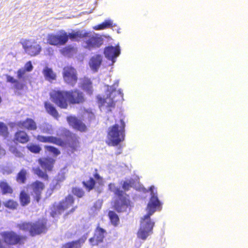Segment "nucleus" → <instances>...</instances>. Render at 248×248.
Returning <instances> with one entry per match:
<instances>
[{
    "label": "nucleus",
    "instance_id": "nucleus-32",
    "mask_svg": "<svg viewBox=\"0 0 248 248\" xmlns=\"http://www.w3.org/2000/svg\"><path fill=\"white\" fill-rule=\"evenodd\" d=\"M108 217L111 224L114 227H117L120 222L118 215L113 211H109L108 212Z\"/></svg>",
    "mask_w": 248,
    "mask_h": 248
},
{
    "label": "nucleus",
    "instance_id": "nucleus-46",
    "mask_svg": "<svg viewBox=\"0 0 248 248\" xmlns=\"http://www.w3.org/2000/svg\"><path fill=\"white\" fill-rule=\"evenodd\" d=\"M60 187V185L59 183L57 182L55 184L50 185L49 188L50 189H52L54 191L55 190L58 189Z\"/></svg>",
    "mask_w": 248,
    "mask_h": 248
},
{
    "label": "nucleus",
    "instance_id": "nucleus-49",
    "mask_svg": "<svg viewBox=\"0 0 248 248\" xmlns=\"http://www.w3.org/2000/svg\"><path fill=\"white\" fill-rule=\"evenodd\" d=\"M77 208V206L73 207L68 212H67L66 213V215H69L70 214L73 213L74 212H75V211L76 210V209Z\"/></svg>",
    "mask_w": 248,
    "mask_h": 248
},
{
    "label": "nucleus",
    "instance_id": "nucleus-28",
    "mask_svg": "<svg viewBox=\"0 0 248 248\" xmlns=\"http://www.w3.org/2000/svg\"><path fill=\"white\" fill-rule=\"evenodd\" d=\"M19 200L20 204L22 206L28 205L31 202L30 195L24 190L20 191L19 195Z\"/></svg>",
    "mask_w": 248,
    "mask_h": 248
},
{
    "label": "nucleus",
    "instance_id": "nucleus-13",
    "mask_svg": "<svg viewBox=\"0 0 248 248\" xmlns=\"http://www.w3.org/2000/svg\"><path fill=\"white\" fill-rule=\"evenodd\" d=\"M26 70L23 68H20L17 71V77L18 79L23 78V82L15 79L10 75H6L7 82L14 84V87L17 90H23L26 88V83L25 82L24 76L26 73Z\"/></svg>",
    "mask_w": 248,
    "mask_h": 248
},
{
    "label": "nucleus",
    "instance_id": "nucleus-38",
    "mask_svg": "<svg viewBox=\"0 0 248 248\" xmlns=\"http://www.w3.org/2000/svg\"><path fill=\"white\" fill-rule=\"evenodd\" d=\"M71 192L74 195L78 198H82L85 195V191L80 187H73L72 188Z\"/></svg>",
    "mask_w": 248,
    "mask_h": 248
},
{
    "label": "nucleus",
    "instance_id": "nucleus-50",
    "mask_svg": "<svg viewBox=\"0 0 248 248\" xmlns=\"http://www.w3.org/2000/svg\"><path fill=\"white\" fill-rule=\"evenodd\" d=\"M46 51L47 52L49 55H51L53 53V49L52 47H49L46 48Z\"/></svg>",
    "mask_w": 248,
    "mask_h": 248
},
{
    "label": "nucleus",
    "instance_id": "nucleus-43",
    "mask_svg": "<svg viewBox=\"0 0 248 248\" xmlns=\"http://www.w3.org/2000/svg\"><path fill=\"white\" fill-rule=\"evenodd\" d=\"M133 185V181L132 180H129L125 181L123 182L122 185V188L125 191H128L131 187H132Z\"/></svg>",
    "mask_w": 248,
    "mask_h": 248
},
{
    "label": "nucleus",
    "instance_id": "nucleus-37",
    "mask_svg": "<svg viewBox=\"0 0 248 248\" xmlns=\"http://www.w3.org/2000/svg\"><path fill=\"white\" fill-rule=\"evenodd\" d=\"M3 205L5 207L13 210L17 208L18 204L14 200L10 199L4 202Z\"/></svg>",
    "mask_w": 248,
    "mask_h": 248
},
{
    "label": "nucleus",
    "instance_id": "nucleus-9",
    "mask_svg": "<svg viewBox=\"0 0 248 248\" xmlns=\"http://www.w3.org/2000/svg\"><path fill=\"white\" fill-rule=\"evenodd\" d=\"M74 202V197L71 194H68L63 200L60 202L58 204L53 205V209L50 213L51 216L54 217L57 215L61 214L62 212L72 206Z\"/></svg>",
    "mask_w": 248,
    "mask_h": 248
},
{
    "label": "nucleus",
    "instance_id": "nucleus-8",
    "mask_svg": "<svg viewBox=\"0 0 248 248\" xmlns=\"http://www.w3.org/2000/svg\"><path fill=\"white\" fill-rule=\"evenodd\" d=\"M20 43L26 53L31 57L39 55L42 50L41 45L35 40L22 39Z\"/></svg>",
    "mask_w": 248,
    "mask_h": 248
},
{
    "label": "nucleus",
    "instance_id": "nucleus-12",
    "mask_svg": "<svg viewBox=\"0 0 248 248\" xmlns=\"http://www.w3.org/2000/svg\"><path fill=\"white\" fill-rule=\"evenodd\" d=\"M28 187L31 190V195L33 201L38 203L42 198V192L45 188V184L39 180H36L29 184Z\"/></svg>",
    "mask_w": 248,
    "mask_h": 248
},
{
    "label": "nucleus",
    "instance_id": "nucleus-18",
    "mask_svg": "<svg viewBox=\"0 0 248 248\" xmlns=\"http://www.w3.org/2000/svg\"><path fill=\"white\" fill-rule=\"evenodd\" d=\"M36 139L40 142L50 143L59 146H63L65 144L62 139L54 136H45L38 135L36 137Z\"/></svg>",
    "mask_w": 248,
    "mask_h": 248
},
{
    "label": "nucleus",
    "instance_id": "nucleus-34",
    "mask_svg": "<svg viewBox=\"0 0 248 248\" xmlns=\"http://www.w3.org/2000/svg\"><path fill=\"white\" fill-rule=\"evenodd\" d=\"M40 129L42 133L46 134H52L53 129L52 126L47 123L43 124L40 126Z\"/></svg>",
    "mask_w": 248,
    "mask_h": 248
},
{
    "label": "nucleus",
    "instance_id": "nucleus-26",
    "mask_svg": "<svg viewBox=\"0 0 248 248\" xmlns=\"http://www.w3.org/2000/svg\"><path fill=\"white\" fill-rule=\"evenodd\" d=\"M0 189L2 195H11L14 192L13 187L6 180H2L0 181Z\"/></svg>",
    "mask_w": 248,
    "mask_h": 248
},
{
    "label": "nucleus",
    "instance_id": "nucleus-33",
    "mask_svg": "<svg viewBox=\"0 0 248 248\" xmlns=\"http://www.w3.org/2000/svg\"><path fill=\"white\" fill-rule=\"evenodd\" d=\"M81 242L80 239L67 242L63 245V248H81Z\"/></svg>",
    "mask_w": 248,
    "mask_h": 248
},
{
    "label": "nucleus",
    "instance_id": "nucleus-39",
    "mask_svg": "<svg viewBox=\"0 0 248 248\" xmlns=\"http://www.w3.org/2000/svg\"><path fill=\"white\" fill-rule=\"evenodd\" d=\"M45 149L51 153L54 156H57L61 154V151L57 148L50 145L45 146Z\"/></svg>",
    "mask_w": 248,
    "mask_h": 248
},
{
    "label": "nucleus",
    "instance_id": "nucleus-10",
    "mask_svg": "<svg viewBox=\"0 0 248 248\" xmlns=\"http://www.w3.org/2000/svg\"><path fill=\"white\" fill-rule=\"evenodd\" d=\"M66 140L64 141L65 144L62 147H67L69 152L74 153L78 151L80 147L79 138L76 134L67 131L65 133Z\"/></svg>",
    "mask_w": 248,
    "mask_h": 248
},
{
    "label": "nucleus",
    "instance_id": "nucleus-24",
    "mask_svg": "<svg viewBox=\"0 0 248 248\" xmlns=\"http://www.w3.org/2000/svg\"><path fill=\"white\" fill-rule=\"evenodd\" d=\"M102 62V57L101 55L96 54L91 57L89 62V65L91 69L96 72L98 70Z\"/></svg>",
    "mask_w": 248,
    "mask_h": 248
},
{
    "label": "nucleus",
    "instance_id": "nucleus-40",
    "mask_svg": "<svg viewBox=\"0 0 248 248\" xmlns=\"http://www.w3.org/2000/svg\"><path fill=\"white\" fill-rule=\"evenodd\" d=\"M9 132L7 126L4 123L0 122V136L7 138Z\"/></svg>",
    "mask_w": 248,
    "mask_h": 248
},
{
    "label": "nucleus",
    "instance_id": "nucleus-52",
    "mask_svg": "<svg viewBox=\"0 0 248 248\" xmlns=\"http://www.w3.org/2000/svg\"><path fill=\"white\" fill-rule=\"evenodd\" d=\"M0 248H4V246H3L1 241L0 239Z\"/></svg>",
    "mask_w": 248,
    "mask_h": 248
},
{
    "label": "nucleus",
    "instance_id": "nucleus-15",
    "mask_svg": "<svg viewBox=\"0 0 248 248\" xmlns=\"http://www.w3.org/2000/svg\"><path fill=\"white\" fill-rule=\"evenodd\" d=\"M87 39L83 41L84 47L88 50L99 47L103 43V39L97 35H92L90 32L86 36Z\"/></svg>",
    "mask_w": 248,
    "mask_h": 248
},
{
    "label": "nucleus",
    "instance_id": "nucleus-47",
    "mask_svg": "<svg viewBox=\"0 0 248 248\" xmlns=\"http://www.w3.org/2000/svg\"><path fill=\"white\" fill-rule=\"evenodd\" d=\"M73 48L70 46H66L62 49V53L63 54H68L72 50Z\"/></svg>",
    "mask_w": 248,
    "mask_h": 248
},
{
    "label": "nucleus",
    "instance_id": "nucleus-30",
    "mask_svg": "<svg viewBox=\"0 0 248 248\" xmlns=\"http://www.w3.org/2000/svg\"><path fill=\"white\" fill-rule=\"evenodd\" d=\"M43 73L46 79L49 81L54 80L56 78V74L51 68L48 67H46L43 69Z\"/></svg>",
    "mask_w": 248,
    "mask_h": 248
},
{
    "label": "nucleus",
    "instance_id": "nucleus-17",
    "mask_svg": "<svg viewBox=\"0 0 248 248\" xmlns=\"http://www.w3.org/2000/svg\"><path fill=\"white\" fill-rule=\"evenodd\" d=\"M56 160L50 156L40 157L37 162L40 166L45 171H51L53 170Z\"/></svg>",
    "mask_w": 248,
    "mask_h": 248
},
{
    "label": "nucleus",
    "instance_id": "nucleus-23",
    "mask_svg": "<svg viewBox=\"0 0 248 248\" xmlns=\"http://www.w3.org/2000/svg\"><path fill=\"white\" fill-rule=\"evenodd\" d=\"M104 53L108 60H111L114 62L113 60L119 56L120 50L119 47L109 46L105 47Z\"/></svg>",
    "mask_w": 248,
    "mask_h": 248
},
{
    "label": "nucleus",
    "instance_id": "nucleus-4",
    "mask_svg": "<svg viewBox=\"0 0 248 248\" xmlns=\"http://www.w3.org/2000/svg\"><path fill=\"white\" fill-rule=\"evenodd\" d=\"M125 124L123 119L119 124L116 123L110 126L107 132L106 143L109 146H116L123 142L125 139Z\"/></svg>",
    "mask_w": 248,
    "mask_h": 248
},
{
    "label": "nucleus",
    "instance_id": "nucleus-6",
    "mask_svg": "<svg viewBox=\"0 0 248 248\" xmlns=\"http://www.w3.org/2000/svg\"><path fill=\"white\" fill-rule=\"evenodd\" d=\"M114 193L116 197L113 203V209L118 213L129 212L133 207L129 195L119 188H115Z\"/></svg>",
    "mask_w": 248,
    "mask_h": 248
},
{
    "label": "nucleus",
    "instance_id": "nucleus-5",
    "mask_svg": "<svg viewBox=\"0 0 248 248\" xmlns=\"http://www.w3.org/2000/svg\"><path fill=\"white\" fill-rule=\"evenodd\" d=\"M16 227L24 232H28L31 237L45 233L48 230L47 220L46 219H39L34 222H22L17 224Z\"/></svg>",
    "mask_w": 248,
    "mask_h": 248
},
{
    "label": "nucleus",
    "instance_id": "nucleus-2",
    "mask_svg": "<svg viewBox=\"0 0 248 248\" xmlns=\"http://www.w3.org/2000/svg\"><path fill=\"white\" fill-rule=\"evenodd\" d=\"M49 95L52 102L62 109L67 108L69 105L83 104L86 99L84 93L78 89L68 91L54 90Z\"/></svg>",
    "mask_w": 248,
    "mask_h": 248
},
{
    "label": "nucleus",
    "instance_id": "nucleus-25",
    "mask_svg": "<svg viewBox=\"0 0 248 248\" xmlns=\"http://www.w3.org/2000/svg\"><path fill=\"white\" fill-rule=\"evenodd\" d=\"M24 147L17 146L15 145L10 146L9 148V151L16 157L18 158H22L24 156Z\"/></svg>",
    "mask_w": 248,
    "mask_h": 248
},
{
    "label": "nucleus",
    "instance_id": "nucleus-14",
    "mask_svg": "<svg viewBox=\"0 0 248 248\" xmlns=\"http://www.w3.org/2000/svg\"><path fill=\"white\" fill-rule=\"evenodd\" d=\"M63 78L66 83L74 86L78 81L76 69L70 66L64 67L63 70Z\"/></svg>",
    "mask_w": 248,
    "mask_h": 248
},
{
    "label": "nucleus",
    "instance_id": "nucleus-20",
    "mask_svg": "<svg viewBox=\"0 0 248 248\" xmlns=\"http://www.w3.org/2000/svg\"><path fill=\"white\" fill-rule=\"evenodd\" d=\"M67 121L74 129L81 132L86 131L87 128L86 125L81 120L78 119L77 117L72 116H68Z\"/></svg>",
    "mask_w": 248,
    "mask_h": 248
},
{
    "label": "nucleus",
    "instance_id": "nucleus-29",
    "mask_svg": "<svg viewBox=\"0 0 248 248\" xmlns=\"http://www.w3.org/2000/svg\"><path fill=\"white\" fill-rule=\"evenodd\" d=\"M114 26L113 21L110 19L105 20L102 23L93 27L95 30H103L108 28H111Z\"/></svg>",
    "mask_w": 248,
    "mask_h": 248
},
{
    "label": "nucleus",
    "instance_id": "nucleus-45",
    "mask_svg": "<svg viewBox=\"0 0 248 248\" xmlns=\"http://www.w3.org/2000/svg\"><path fill=\"white\" fill-rule=\"evenodd\" d=\"M93 177L95 180H96L98 183L102 182L103 179L98 173L97 169L95 170V173L93 174Z\"/></svg>",
    "mask_w": 248,
    "mask_h": 248
},
{
    "label": "nucleus",
    "instance_id": "nucleus-41",
    "mask_svg": "<svg viewBox=\"0 0 248 248\" xmlns=\"http://www.w3.org/2000/svg\"><path fill=\"white\" fill-rule=\"evenodd\" d=\"M28 149L32 153L39 154L41 151V147L37 144H31L27 146Z\"/></svg>",
    "mask_w": 248,
    "mask_h": 248
},
{
    "label": "nucleus",
    "instance_id": "nucleus-1",
    "mask_svg": "<svg viewBox=\"0 0 248 248\" xmlns=\"http://www.w3.org/2000/svg\"><path fill=\"white\" fill-rule=\"evenodd\" d=\"M154 188L153 186L150 187L152 196L146 207L147 213L141 218L140 227L137 232L138 237L143 240H146L148 236L153 233L155 222L151 220V216L156 210L159 211L162 208V203L158 200L157 196L156 194L153 193Z\"/></svg>",
    "mask_w": 248,
    "mask_h": 248
},
{
    "label": "nucleus",
    "instance_id": "nucleus-48",
    "mask_svg": "<svg viewBox=\"0 0 248 248\" xmlns=\"http://www.w3.org/2000/svg\"><path fill=\"white\" fill-rule=\"evenodd\" d=\"M6 154V151L4 148H3L0 145V158H1L2 156L5 155Z\"/></svg>",
    "mask_w": 248,
    "mask_h": 248
},
{
    "label": "nucleus",
    "instance_id": "nucleus-3",
    "mask_svg": "<svg viewBox=\"0 0 248 248\" xmlns=\"http://www.w3.org/2000/svg\"><path fill=\"white\" fill-rule=\"evenodd\" d=\"M107 91L108 93L106 97L98 95L96 99L99 108L106 110L107 112H110L115 108L116 103L123 98V94L112 86L108 88Z\"/></svg>",
    "mask_w": 248,
    "mask_h": 248
},
{
    "label": "nucleus",
    "instance_id": "nucleus-11",
    "mask_svg": "<svg viewBox=\"0 0 248 248\" xmlns=\"http://www.w3.org/2000/svg\"><path fill=\"white\" fill-rule=\"evenodd\" d=\"M66 40V31L63 30L60 31L58 34H48L46 37L47 43L54 46L64 45Z\"/></svg>",
    "mask_w": 248,
    "mask_h": 248
},
{
    "label": "nucleus",
    "instance_id": "nucleus-31",
    "mask_svg": "<svg viewBox=\"0 0 248 248\" xmlns=\"http://www.w3.org/2000/svg\"><path fill=\"white\" fill-rule=\"evenodd\" d=\"M27 171L24 169H21L17 174L16 181L19 184H25L27 181Z\"/></svg>",
    "mask_w": 248,
    "mask_h": 248
},
{
    "label": "nucleus",
    "instance_id": "nucleus-27",
    "mask_svg": "<svg viewBox=\"0 0 248 248\" xmlns=\"http://www.w3.org/2000/svg\"><path fill=\"white\" fill-rule=\"evenodd\" d=\"M44 106L46 112L48 114L52 116L54 118H55L56 119H58L59 118V113L52 104H51L50 103L46 101L44 103Z\"/></svg>",
    "mask_w": 248,
    "mask_h": 248
},
{
    "label": "nucleus",
    "instance_id": "nucleus-21",
    "mask_svg": "<svg viewBox=\"0 0 248 248\" xmlns=\"http://www.w3.org/2000/svg\"><path fill=\"white\" fill-rule=\"evenodd\" d=\"M88 34L89 32L81 30L73 31L68 34L66 32V35L67 36L66 43L69 39L72 41H79L81 39L86 38V36H88Z\"/></svg>",
    "mask_w": 248,
    "mask_h": 248
},
{
    "label": "nucleus",
    "instance_id": "nucleus-35",
    "mask_svg": "<svg viewBox=\"0 0 248 248\" xmlns=\"http://www.w3.org/2000/svg\"><path fill=\"white\" fill-rule=\"evenodd\" d=\"M32 170L34 173L37 175L38 177L46 180H48V176L46 173V171H43L39 167L33 168Z\"/></svg>",
    "mask_w": 248,
    "mask_h": 248
},
{
    "label": "nucleus",
    "instance_id": "nucleus-22",
    "mask_svg": "<svg viewBox=\"0 0 248 248\" xmlns=\"http://www.w3.org/2000/svg\"><path fill=\"white\" fill-rule=\"evenodd\" d=\"M30 140V137L24 130H18L14 134L13 141L15 143L26 144Z\"/></svg>",
    "mask_w": 248,
    "mask_h": 248
},
{
    "label": "nucleus",
    "instance_id": "nucleus-16",
    "mask_svg": "<svg viewBox=\"0 0 248 248\" xmlns=\"http://www.w3.org/2000/svg\"><path fill=\"white\" fill-rule=\"evenodd\" d=\"M106 233L107 232L105 229L97 226L93 236L89 239V242L93 246L98 245L103 242Z\"/></svg>",
    "mask_w": 248,
    "mask_h": 248
},
{
    "label": "nucleus",
    "instance_id": "nucleus-42",
    "mask_svg": "<svg viewBox=\"0 0 248 248\" xmlns=\"http://www.w3.org/2000/svg\"><path fill=\"white\" fill-rule=\"evenodd\" d=\"M82 87L83 89L92 92V83L89 79H86L82 83Z\"/></svg>",
    "mask_w": 248,
    "mask_h": 248
},
{
    "label": "nucleus",
    "instance_id": "nucleus-51",
    "mask_svg": "<svg viewBox=\"0 0 248 248\" xmlns=\"http://www.w3.org/2000/svg\"><path fill=\"white\" fill-rule=\"evenodd\" d=\"M53 191L52 189H49V188L47 189L46 191V194L48 196H50L53 193Z\"/></svg>",
    "mask_w": 248,
    "mask_h": 248
},
{
    "label": "nucleus",
    "instance_id": "nucleus-19",
    "mask_svg": "<svg viewBox=\"0 0 248 248\" xmlns=\"http://www.w3.org/2000/svg\"><path fill=\"white\" fill-rule=\"evenodd\" d=\"M16 125L28 131H35L37 129L36 123L31 118H27L24 120L17 122Z\"/></svg>",
    "mask_w": 248,
    "mask_h": 248
},
{
    "label": "nucleus",
    "instance_id": "nucleus-36",
    "mask_svg": "<svg viewBox=\"0 0 248 248\" xmlns=\"http://www.w3.org/2000/svg\"><path fill=\"white\" fill-rule=\"evenodd\" d=\"M82 185L88 191H90L95 186V180L93 178L90 177L88 181H83Z\"/></svg>",
    "mask_w": 248,
    "mask_h": 248
},
{
    "label": "nucleus",
    "instance_id": "nucleus-44",
    "mask_svg": "<svg viewBox=\"0 0 248 248\" xmlns=\"http://www.w3.org/2000/svg\"><path fill=\"white\" fill-rule=\"evenodd\" d=\"M23 69L24 70H26V72H30L32 71L33 69V66L32 65L31 62L29 61L27 62L25 64V67Z\"/></svg>",
    "mask_w": 248,
    "mask_h": 248
},
{
    "label": "nucleus",
    "instance_id": "nucleus-7",
    "mask_svg": "<svg viewBox=\"0 0 248 248\" xmlns=\"http://www.w3.org/2000/svg\"><path fill=\"white\" fill-rule=\"evenodd\" d=\"M4 242L9 245H23L27 239L26 235H19L14 231H4L0 233Z\"/></svg>",
    "mask_w": 248,
    "mask_h": 248
}]
</instances>
